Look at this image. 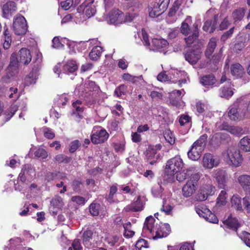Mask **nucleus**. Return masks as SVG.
<instances>
[{
	"label": "nucleus",
	"instance_id": "0e129e2a",
	"mask_svg": "<svg viewBox=\"0 0 250 250\" xmlns=\"http://www.w3.org/2000/svg\"><path fill=\"white\" fill-rule=\"evenodd\" d=\"M35 155L38 158L45 159L47 157L48 154L46 151L42 148H39L35 152Z\"/></svg>",
	"mask_w": 250,
	"mask_h": 250
},
{
	"label": "nucleus",
	"instance_id": "5fc2aeb1",
	"mask_svg": "<svg viewBox=\"0 0 250 250\" xmlns=\"http://www.w3.org/2000/svg\"><path fill=\"white\" fill-rule=\"evenodd\" d=\"M235 27H232L228 31L224 32L221 37V41L225 42L228 39L230 38L234 33Z\"/></svg>",
	"mask_w": 250,
	"mask_h": 250
},
{
	"label": "nucleus",
	"instance_id": "4468645a",
	"mask_svg": "<svg viewBox=\"0 0 250 250\" xmlns=\"http://www.w3.org/2000/svg\"><path fill=\"white\" fill-rule=\"evenodd\" d=\"M143 208V202L141 199V196H138L135 201L126 206L124 210L127 212H138L142 210Z\"/></svg>",
	"mask_w": 250,
	"mask_h": 250
},
{
	"label": "nucleus",
	"instance_id": "338daca9",
	"mask_svg": "<svg viewBox=\"0 0 250 250\" xmlns=\"http://www.w3.org/2000/svg\"><path fill=\"white\" fill-rule=\"evenodd\" d=\"M42 62V54L40 52L36 54L35 61L34 62V66H36V68L40 69L41 67V63Z\"/></svg>",
	"mask_w": 250,
	"mask_h": 250
},
{
	"label": "nucleus",
	"instance_id": "09e8293b",
	"mask_svg": "<svg viewBox=\"0 0 250 250\" xmlns=\"http://www.w3.org/2000/svg\"><path fill=\"white\" fill-rule=\"evenodd\" d=\"M100 205L97 203H92L89 206V211L94 216H97L99 214Z\"/></svg>",
	"mask_w": 250,
	"mask_h": 250
},
{
	"label": "nucleus",
	"instance_id": "a878e982",
	"mask_svg": "<svg viewBox=\"0 0 250 250\" xmlns=\"http://www.w3.org/2000/svg\"><path fill=\"white\" fill-rule=\"evenodd\" d=\"M149 16L154 18L160 16L164 11L160 8L159 4L157 2H152L149 7Z\"/></svg>",
	"mask_w": 250,
	"mask_h": 250
},
{
	"label": "nucleus",
	"instance_id": "a211bd4d",
	"mask_svg": "<svg viewBox=\"0 0 250 250\" xmlns=\"http://www.w3.org/2000/svg\"><path fill=\"white\" fill-rule=\"evenodd\" d=\"M82 238L83 243L86 248H89L94 244L93 232L91 230L87 229L84 230Z\"/></svg>",
	"mask_w": 250,
	"mask_h": 250
},
{
	"label": "nucleus",
	"instance_id": "20e7f679",
	"mask_svg": "<svg viewBox=\"0 0 250 250\" xmlns=\"http://www.w3.org/2000/svg\"><path fill=\"white\" fill-rule=\"evenodd\" d=\"M5 72V74L1 79V81L3 83H9L12 79L18 75L19 72V61L16 53H13L11 54L9 64Z\"/></svg>",
	"mask_w": 250,
	"mask_h": 250
},
{
	"label": "nucleus",
	"instance_id": "49530a36",
	"mask_svg": "<svg viewBox=\"0 0 250 250\" xmlns=\"http://www.w3.org/2000/svg\"><path fill=\"white\" fill-rule=\"evenodd\" d=\"M207 211V215L205 216V219L210 223L217 224L219 220L216 215L212 213L210 210H206Z\"/></svg>",
	"mask_w": 250,
	"mask_h": 250
},
{
	"label": "nucleus",
	"instance_id": "c756f323",
	"mask_svg": "<svg viewBox=\"0 0 250 250\" xmlns=\"http://www.w3.org/2000/svg\"><path fill=\"white\" fill-rule=\"evenodd\" d=\"M32 169L28 165H24L22 166L21 172L19 175V178L22 183H25L26 180V177L30 175Z\"/></svg>",
	"mask_w": 250,
	"mask_h": 250
},
{
	"label": "nucleus",
	"instance_id": "473e14b6",
	"mask_svg": "<svg viewBox=\"0 0 250 250\" xmlns=\"http://www.w3.org/2000/svg\"><path fill=\"white\" fill-rule=\"evenodd\" d=\"M224 224L227 225L229 228L236 231L240 226L238 219L236 218L228 217L223 222Z\"/></svg>",
	"mask_w": 250,
	"mask_h": 250
},
{
	"label": "nucleus",
	"instance_id": "412c9836",
	"mask_svg": "<svg viewBox=\"0 0 250 250\" xmlns=\"http://www.w3.org/2000/svg\"><path fill=\"white\" fill-rule=\"evenodd\" d=\"M181 94L182 92L180 90H173L169 93V99L170 104L174 106L179 107L181 105Z\"/></svg>",
	"mask_w": 250,
	"mask_h": 250
},
{
	"label": "nucleus",
	"instance_id": "ddd939ff",
	"mask_svg": "<svg viewBox=\"0 0 250 250\" xmlns=\"http://www.w3.org/2000/svg\"><path fill=\"white\" fill-rule=\"evenodd\" d=\"M208 138L207 134H203L192 144L191 148H193L201 155L206 146Z\"/></svg>",
	"mask_w": 250,
	"mask_h": 250
},
{
	"label": "nucleus",
	"instance_id": "5701e85b",
	"mask_svg": "<svg viewBox=\"0 0 250 250\" xmlns=\"http://www.w3.org/2000/svg\"><path fill=\"white\" fill-rule=\"evenodd\" d=\"M214 178L218 183L220 188L225 189L226 176L225 172L220 169H217L214 173Z\"/></svg>",
	"mask_w": 250,
	"mask_h": 250
},
{
	"label": "nucleus",
	"instance_id": "aec40b11",
	"mask_svg": "<svg viewBox=\"0 0 250 250\" xmlns=\"http://www.w3.org/2000/svg\"><path fill=\"white\" fill-rule=\"evenodd\" d=\"M229 84L221 87L219 90V96L226 99L230 98L234 94L230 80H229Z\"/></svg>",
	"mask_w": 250,
	"mask_h": 250
},
{
	"label": "nucleus",
	"instance_id": "79ce46f5",
	"mask_svg": "<svg viewBox=\"0 0 250 250\" xmlns=\"http://www.w3.org/2000/svg\"><path fill=\"white\" fill-rule=\"evenodd\" d=\"M231 134L236 136H241L245 133L243 129L239 126L231 125L229 132Z\"/></svg>",
	"mask_w": 250,
	"mask_h": 250
},
{
	"label": "nucleus",
	"instance_id": "e2e57ef3",
	"mask_svg": "<svg viewBox=\"0 0 250 250\" xmlns=\"http://www.w3.org/2000/svg\"><path fill=\"white\" fill-rule=\"evenodd\" d=\"M206 210H209L206 207L204 206H199L196 207V211L198 215L203 218H205V216L207 215V211Z\"/></svg>",
	"mask_w": 250,
	"mask_h": 250
},
{
	"label": "nucleus",
	"instance_id": "6ab92c4d",
	"mask_svg": "<svg viewBox=\"0 0 250 250\" xmlns=\"http://www.w3.org/2000/svg\"><path fill=\"white\" fill-rule=\"evenodd\" d=\"M230 69L232 76L236 79L242 78L246 73L244 67L239 63L232 64Z\"/></svg>",
	"mask_w": 250,
	"mask_h": 250
},
{
	"label": "nucleus",
	"instance_id": "680f3d73",
	"mask_svg": "<svg viewBox=\"0 0 250 250\" xmlns=\"http://www.w3.org/2000/svg\"><path fill=\"white\" fill-rule=\"evenodd\" d=\"M210 194L206 188L201 189L198 194V199L200 201H205Z\"/></svg>",
	"mask_w": 250,
	"mask_h": 250
},
{
	"label": "nucleus",
	"instance_id": "f704fd0d",
	"mask_svg": "<svg viewBox=\"0 0 250 250\" xmlns=\"http://www.w3.org/2000/svg\"><path fill=\"white\" fill-rule=\"evenodd\" d=\"M238 182L243 190L250 186V175L243 174L238 178Z\"/></svg>",
	"mask_w": 250,
	"mask_h": 250
},
{
	"label": "nucleus",
	"instance_id": "2f4dec72",
	"mask_svg": "<svg viewBox=\"0 0 250 250\" xmlns=\"http://www.w3.org/2000/svg\"><path fill=\"white\" fill-rule=\"evenodd\" d=\"M216 79L213 74L203 76L200 79V83L204 86H212L215 83Z\"/></svg>",
	"mask_w": 250,
	"mask_h": 250
},
{
	"label": "nucleus",
	"instance_id": "603ef678",
	"mask_svg": "<svg viewBox=\"0 0 250 250\" xmlns=\"http://www.w3.org/2000/svg\"><path fill=\"white\" fill-rule=\"evenodd\" d=\"M164 136L166 140L170 145L174 144L175 143V138L172 132L169 130H166L164 133Z\"/></svg>",
	"mask_w": 250,
	"mask_h": 250
},
{
	"label": "nucleus",
	"instance_id": "052dcab7",
	"mask_svg": "<svg viewBox=\"0 0 250 250\" xmlns=\"http://www.w3.org/2000/svg\"><path fill=\"white\" fill-rule=\"evenodd\" d=\"M83 248L81 246L80 240L75 239L73 241L71 247H69L68 250H82Z\"/></svg>",
	"mask_w": 250,
	"mask_h": 250
},
{
	"label": "nucleus",
	"instance_id": "774afa93",
	"mask_svg": "<svg viewBox=\"0 0 250 250\" xmlns=\"http://www.w3.org/2000/svg\"><path fill=\"white\" fill-rule=\"evenodd\" d=\"M242 201L245 209L248 214H250V199L243 198Z\"/></svg>",
	"mask_w": 250,
	"mask_h": 250
},
{
	"label": "nucleus",
	"instance_id": "58836bf2",
	"mask_svg": "<svg viewBox=\"0 0 250 250\" xmlns=\"http://www.w3.org/2000/svg\"><path fill=\"white\" fill-rule=\"evenodd\" d=\"M152 42L153 46L158 50L165 48L168 44L167 42L164 39H154Z\"/></svg>",
	"mask_w": 250,
	"mask_h": 250
},
{
	"label": "nucleus",
	"instance_id": "1a4fd4ad",
	"mask_svg": "<svg viewBox=\"0 0 250 250\" xmlns=\"http://www.w3.org/2000/svg\"><path fill=\"white\" fill-rule=\"evenodd\" d=\"M94 0H86L83 3L77 7L79 13H83L86 17L89 18L94 16L96 13V8L94 5Z\"/></svg>",
	"mask_w": 250,
	"mask_h": 250
},
{
	"label": "nucleus",
	"instance_id": "0eeeda50",
	"mask_svg": "<svg viewBox=\"0 0 250 250\" xmlns=\"http://www.w3.org/2000/svg\"><path fill=\"white\" fill-rule=\"evenodd\" d=\"M97 128L98 129H94L90 135V140L94 145L103 144L109 138V134L105 129L100 126Z\"/></svg>",
	"mask_w": 250,
	"mask_h": 250
},
{
	"label": "nucleus",
	"instance_id": "cd10ccee",
	"mask_svg": "<svg viewBox=\"0 0 250 250\" xmlns=\"http://www.w3.org/2000/svg\"><path fill=\"white\" fill-rule=\"evenodd\" d=\"M78 66L76 61L70 60L63 66V71L66 73H73L77 70Z\"/></svg>",
	"mask_w": 250,
	"mask_h": 250
},
{
	"label": "nucleus",
	"instance_id": "f03ea898",
	"mask_svg": "<svg viewBox=\"0 0 250 250\" xmlns=\"http://www.w3.org/2000/svg\"><path fill=\"white\" fill-rule=\"evenodd\" d=\"M191 20V17L187 18L185 21L182 22L180 27L181 33L188 37L185 38V42L188 45H190L195 41L198 40L199 36V27L198 23L195 22L191 25H189L188 22Z\"/></svg>",
	"mask_w": 250,
	"mask_h": 250
},
{
	"label": "nucleus",
	"instance_id": "7c9ffc66",
	"mask_svg": "<svg viewBox=\"0 0 250 250\" xmlns=\"http://www.w3.org/2000/svg\"><path fill=\"white\" fill-rule=\"evenodd\" d=\"M242 199L239 195H233L231 198V206L235 209L240 211H243L244 209L241 204Z\"/></svg>",
	"mask_w": 250,
	"mask_h": 250
},
{
	"label": "nucleus",
	"instance_id": "ea45409f",
	"mask_svg": "<svg viewBox=\"0 0 250 250\" xmlns=\"http://www.w3.org/2000/svg\"><path fill=\"white\" fill-rule=\"evenodd\" d=\"M241 148L246 152L250 151V138L249 136L243 137L240 141Z\"/></svg>",
	"mask_w": 250,
	"mask_h": 250
},
{
	"label": "nucleus",
	"instance_id": "8fccbe9b",
	"mask_svg": "<svg viewBox=\"0 0 250 250\" xmlns=\"http://www.w3.org/2000/svg\"><path fill=\"white\" fill-rule=\"evenodd\" d=\"M188 158L192 161H197L201 156L200 153H198L193 148H191L188 152Z\"/></svg>",
	"mask_w": 250,
	"mask_h": 250
},
{
	"label": "nucleus",
	"instance_id": "a19ab883",
	"mask_svg": "<svg viewBox=\"0 0 250 250\" xmlns=\"http://www.w3.org/2000/svg\"><path fill=\"white\" fill-rule=\"evenodd\" d=\"M134 250H144L148 248V244L146 240L144 239L138 240L136 243Z\"/></svg>",
	"mask_w": 250,
	"mask_h": 250
},
{
	"label": "nucleus",
	"instance_id": "b1692460",
	"mask_svg": "<svg viewBox=\"0 0 250 250\" xmlns=\"http://www.w3.org/2000/svg\"><path fill=\"white\" fill-rule=\"evenodd\" d=\"M16 4L14 1H8L2 7L3 17L7 18L9 15L11 16L13 12L16 11Z\"/></svg>",
	"mask_w": 250,
	"mask_h": 250
},
{
	"label": "nucleus",
	"instance_id": "6e6552de",
	"mask_svg": "<svg viewBox=\"0 0 250 250\" xmlns=\"http://www.w3.org/2000/svg\"><path fill=\"white\" fill-rule=\"evenodd\" d=\"M13 28L15 33L18 35H22L27 31V24L25 18L21 15L16 16L13 21Z\"/></svg>",
	"mask_w": 250,
	"mask_h": 250
},
{
	"label": "nucleus",
	"instance_id": "f3484780",
	"mask_svg": "<svg viewBox=\"0 0 250 250\" xmlns=\"http://www.w3.org/2000/svg\"><path fill=\"white\" fill-rule=\"evenodd\" d=\"M105 241L108 245L107 247L111 249H114L121 245L122 238L118 235H108L105 237Z\"/></svg>",
	"mask_w": 250,
	"mask_h": 250
},
{
	"label": "nucleus",
	"instance_id": "423d86ee",
	"mask_svg": "<svg viewBox=\"0 0 250 250\" xmlns=\"http://www.w3.org/2000/svg\"><path fill=\"white\" fill-rule=\"evenodd\" d=\"M184 164L180 156L177 155L167 161L166 169L167 172L174 175L180 171L184 167Z\"/></svg>",
	"mask_w": 250,
	"mask_h": 250
},
{
	"label": "nucleus",
	"instance_id": "c03bdc74",
	"mask_svg": "<svg viewBox=\"0 0 250 250\" xmlns=\"http://www.w3.org/2000/svg\"><path fill=\"white\" fill-rule=\"evenodd\" d=\"M156 154L155 149L151 145L148 146L145 152L146 157L148 160L154 158Z\"/></svg>",
	"mask_w": 250,
	"mask_h": 250
},
{
	"label": "nucleus",
	"instance_id": "e433bc0d",
	"mask_svg": "<svg viewBox=\"0 0 250 250\" xmlns=\"http://www.w3.org/2000/svg\"><path fill=\"white\" fill-rule=\"evenodd\" d=\"M124 229V236L126 238H131L135 234V232L132 229V224L130 222H127L123 224Z\"/></svg>",
	"mask_w": 250,
	"mask_h": 250
},
{
	"label": "nucleus",
	"instance_id": "bb28decb",
	"mask_svg": "<svg viewBox=\"0 0 250 250\" xmlns=\"http://www.w3.org/2000/svg\"><path fill=\"white\" fill-rule=\"evenodd\" d=\"M117 184H113L110 187L109 193L105 195V199L109 204H111L119 202L118 199L115 197V195L117 192Z\"/></svg>",
	"mask_w": 250,
	"mask_h": 250
},
{
	"label": "nucleus",
	"instance_id": "a18cd8bd",
	"mask_svg": "<svg viewBox=\"0 0 250 250\" xmlns=\"http://www.w3.org/2000/svg\"><path fill=\"white\" fill-rule=\"evenodd\" d=\"M127 91V86L125 84H121L116 88L114 91V95L120 97L122 95H125Z\"/></svg>",
	"mask_w": 250,
	"mask_h": 250
},
{
	"label": "nucleus",
	"instance_id": "393cba45",
	"mask_svg": "<svg viewBox=\"0 0 250 250\" xmlns=\"http://www.w3.org/2000/svg\"><path fill=\"white\" fill-rule=\"evenodd\" d=\"M217 39L214 37H212L209 40L205 52V55L208 59H210L214 52L217 45Z\"/></svg>",
	"mask_w": 250,
	"mask_h": 250
},
{
	"label": "nucleus",
	"instance_id": "2eb2a0df",
	"mask_svg": "<svg viewBox=\"0 0 250 250\" xmlns=\"http://www.w3.org/2000/svg\"><path fill=\"white\" fill-rule=\"evenodd\" d=\"M124 14L118 9H112L109 14V20L111 23L119 24L124 21Z\"/></svg>",
	"mask_w": 250,
	"mask_h": 250
},
{
	"label": "nucleus",
	"instance_id": "bf43d9fd",
	"mask_svg": "<svg viewBox=\"0 0 250 250\" xmlns=\"http://www.w3.org/2000/svg\"><path fill=\"white\" fill-rule=\"evenodd\" d=\"M141 35H142V41L144 42V44L145 46L149 47L150 45L148 35L146 32V30L144 28H142L141 30Z\"/></svg>",
	"mask_w": 250,
	"mask_h": 250
},
{
	"label": "nucleus",
	"instance_id": "864d4df0",
	"mask_svg": "<svg viewBox=\"0 0 250 250\" xmlns=\"http://www.w3.org/2000/svg\"><path fill=\"white\" fill-rule=\"evenodd\" d=\"M51 204L56 208H61L62 207L63 203L62 198L60 196H57L52 199Z\"/></svg>",
	"mask_w": 250,
	"mask_h": 250
},
{
	"label": "nucleus",
	"instance_id": "4c0bfd02",
	"mask_svg": "<svg viewBox=\"0 0 250 250\" xmlns=\"http://www.w3.org/2000/svg\"><path fill=\"white\" fill-rule=\"evenodd\" d=\"M71 186L74 192L80 193L82 191V188L83 187V185L81 179H75L72 181Z\"/></svg>",
	"mask_w": 250,
	"mask_h": 250
},
{
	"label": "nucleus",
	"instance_id": "39448f33",
	"mask_svg": "<svg viewBox=\"0 0 250 250\" xmlns=\"http://www.w3.org/2000/svg\"><path fill=\"white\" fill-rule=\"evenodd\" d=\"M200 175L198 173H195L191 175L190 179L188 181L186 185L182 188L183 195L185 197L191 196L195 191L198 181L200 179Z\"/></svg>",
	"mask_w": 250,
	"mask_h": 250
},
{
	"label": "nucleus",
	"instance_id": "7ed1b4c3",
	"mask_svg": "<svg viewBox=\"0 0 250 250\" xmlns=\"http://www.w3.org/2000/svg\"><path fill=\"white\" fill-rule=\"evenodd\" d=\"M245 107L243 99H237L230 107L228 112V116L229 119L233 121H240L247 118Z\"/></svg>",
	"mask_w": 250,
	"mask_h": 250
},
{
	"label": "nucleus",
	"instance_id": "c85d7f7f",
	"mask_svg": "<svg viewBox=\"0 0 250 250\" xmlns=\"http://www.w3.org/2000/svg\"><path fill=\"white\" fill-rule=\"evenodd\" d=\"M39 70V69L36 68V66H33L32 71L25 79L26 84L29 85L35 83V81L38 76Z\"/></svg>",
	"mask_w": 250,
	"mask_h": 250
},
{
	"label": "nucleus",
	"instance_id": "c9c22d12",
	"mask_svg": "<svg viewBox=\"0 0 250 250\" xmlns=\"http://www.w3.org/2000/svg\"><path fill=\"white\" fill-rule=\"evenodd\" d=\"M246 12V9L244 8H239L235 10L232 14V17L234 22L240 21L243 18Z\"/></svg>",
	"mask_w": 250,
	"mask_h": 250
},
{
	"label": "nucleus",
	"instance_id": "9d476101",
	"mask_svg": "<svg viewBox=\"0 0 250 250\" xmlns=\"http://www.w3.org/2000/svg\"><path fill=\"white\" fill-rule=\"evenodd\" d=\"M220 163L218 156L210 153H205L203 157L202 164L204 168L212 169L217 167Z\"/></svg>",
	"mask_w": 250,
	"mask_h": 250
},
{
	"label": "nucleus",
	"instance_id": "de8ad7c7",
	"mask_svg": "<svg viewBox=\"0 0 250 250\" xmlns=\"http://www.w3.org/2000/svg\"><path fill=\"white\" fill-rule=\"evenodd\" d=\"M18 110V107L16 105L11 106L4 112V115L6 117L7 120H10L15 114Z\"/></svg>",
	"mask_w": 250,
	"mask_h": 250
},
{
	"label": "nucleus",
	"instance_id": "37998d69",
	"mask_svg": "<svg viewBox=\"0 0 250 250\" xmlns=\"http://www.w3.org/2000/svg\"><path fill=\"white\" fill-rule=\"evenodd\" d=\"M225 190H222L216 200V205L218 206H224L226 204L227 197Z\"/></svg>",
	"mask_w": 250,
	"mask_h": 250
},
{
	"label": "nucleus",
	"instance_id": "13d9d810",
	"mask_svg": "<svg viewBox=\"0 0 250 250\" xmlns=\"http://www.w3.org/2000/svg\"><path fill=\"white\" fill-rule=\"evenodd\" d=\"M230 24V22L229 20L228 16L225 17L221 21L219 25V30L223 31L227 29L229 25Z\"/></svg>",
	"mask_w": 250,
	"mask_h": 250
},
{
	"label": "nucleus",
	"instance_id": "f257e3e1",
	"mask_svg": "<svg viewBox=\"0 0 250 250\" xmlns=\"http://www.w3.org/2000/svg\"><path fill=\"white\" fill-rule=\"evenodd\" d=\"M170 231L168 224L156 223L155 219L152 216L146 218L143 228V233L146 237L154 240L167 237Z\"/></svg>",
	"mask_w": 250,
	"mask_h": 250
},
{
	"label": "nucleus",
	"instance_id": "69168bd1",
	"mask_svg": "<svg viewBox=\"0 0 250 250\" xmlns=\"http://www.w3.org/2000/svg\"><path fill=\"white\" fill-rule=\"evenodd\" d=\"M81 144L79 140H75L72 142L70 145L69 151L71 153L75 152L80 146Z\"/></svg>",
	"mask_w": 250,
	"mask_h": 250
},
{
	"label": "nucleus",
	"instance_id": "f8f14e48",
	"mask_svg": "<svg viewBox=\"0 0 250 250\" xmlns=\"http://www.w3.org/2000/svg\"><path fill=\"white\" fill-rule=\"evenodd\" d=\"M227 156L235 167H239L243 161L242 155L240 154V151L235 148L228 150Z\"/></svg>",
	"mask_w": 250,
	"mask_h": 250
},
{
	"label": "nucleus",
	"instance_id": "9b49d317",
	"mask_svg": "<svg viewBox=\"0 0 250 250\" xmlns=\"http://www.w3.org/2000/svg\"><path fill=\"white\" fill-rule=\"evenodd\" d=\"M201 52L198 49L190 48L184 53L185 60L190 64L194 65L200 59Z\"/></svg>",
	"mask_w": 250,
	"mask_h": 250
},
{
	"label": "nucleus",
	"instance_id": "dca6fc26",
	"mask_svg": "<svg viewBox=\"0 0 250 250\" xmlns=\"http://www.w3.org/2000/svg\"><path fill=\"white\" fill-rule=\"evenodd\" d=\"M218 20V14H215L213 16V20H207L204 23L203 30L210 34L213 33L216 29Z\"/></svg>",
	"mask_w": 250,
	"mask_h": 250
},
{
	"label": "nucleus",
	"instance_id": "6e6d98bb",
	"mask_svg": "<svg viewBox=\"0 0 250 250\" xmlns=\"http://www.w3.org/2000/svg\"><path fill=\"white\" fill-rule=\"evenodd\" d=\"M191 118L188 115H182L181 116L179 122L181 125L184 126L185 125H190L191 122Z\"/></svg>",
	"mask_w": 250,
	"mask_h": 250
},
{
	"label": "nucleus",
	"instance_id": "3c124183",
	"mask_svg": "<svg viewBox=\"0 0 250 250\" xmlns=\"http://www.w3.org/2000/svg\"><path fill=\"white\" fill-rule=\"evenodd\" d=\"M173 207L169 204L166 201H163V204L161 208V211L164 212L166 214L169 215L171 214Z\"/></svg>",
	"mask_w": 250,
	"mask_h": 250
},
{
	"label": "nucleus",
	"instance_id": "72a5a7b5",
	"mask_svg": "<svg viewBox=\"0 0 250 250\" xmlns=\"http://www.w3.org/2000/svg\"><path fill=\"white\" fill-rule=\"evenodd\" d=\"M103 52V48L100 46H94L89 53V56L90 59L93 61L98 60Z\"/></svg>",
	"mask_w": 250,
	"mask_h": 250
},
{
	"label": "nucleus",
	"instance_id": "4d7b16f0",
	"mask_svg": "<svg viewBox=\"0 0 250 250\" xmlns=\"http://www.w3.org/2000/svg\"><path fill=\"white\" fill-rule=\"evenodd\" d=\"M112 146L116 152H123L125 150V143L121 142L113 143Z\"/></svg>",
	"mask_w": 250,
	"mask_h": 250
},
{
	"label": "nucleus",
	"instance_id": "4be33fe9",
	"mask_svg": "<svg viewBox=\"0 0 250 250\" xmlns=\"http://www.w3.org/2000/svg\"><path fill=\"white\" fill-rule=\"evenodd\" d=\"M19 56L20 62L24 64H28L32 59L30 51L25 48H22L20 50Z\"/></svg>",
	"mask_w": 250,
	"mask_h": 250
}]
</instances>
